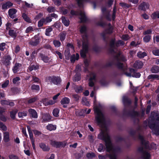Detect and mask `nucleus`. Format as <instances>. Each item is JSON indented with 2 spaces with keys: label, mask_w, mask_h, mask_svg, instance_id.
<instances>
[{
  "label": "nucleus",
  "mask_w": 159,
  "mask_h": 159,
  "mask_svg": "<svg viewBox=\"0 0 159 159\" xmlns=\"http://www.w3.org/2000/svg\"><path fill=\"white\" fill-rule=\"evenodd\" d=\"M9 81L8 80H6L4 83L2 84V87L3 88H5L9 84Z\"/></svg>",
  "instance_id": "nucleus-63"
},
{
  "label": "nucleus",
  "mask_w": 159,
  "mask_h": 159,
  "mask_svg": "<svg viewBox=\"0 0 159 159\" xmlns=\"http://www.w3.org/2000/svg\"><path fill=\"white\" fill-rule=\"evenodd\" d=\"M6 49V43H4L0 44V50L3 51Z\"/></svg>",
  "instance_id": "nucleus-45"
},
{
  "label": "nucleus",
  "mask_w": 159,
  "mask_h": 159,
  "mask_svg": "<svg viewBox=\"0 0 159 159\" xmlns=\"http://www.w3.org/2000/svg\"><path fill=\"white\" fill-rule=\"evenodd\" d=\"M52 30V29L51 27H49L46 29L45 34L47 36L50 35V33Z\"/></svg>",
  "instance_id": "nucleus-49"
},
{
  "label": "nucleus",
  "mask_w": 159,
  "mask_h": 159,
  "mask_svg": "<svg viewBox=\"0 0 159 159\" xmlns=\"http://www.w3.org/2000/svg\"><path fill=\"white\" fill-rule=\"evenodd\" d=\"M53 44L55 47L58 48L61 45V43L58 41L55 40L53 41Z\"/></svg>",
  "instance_id": "nucleus-47"
},
{
  "label": "nucleus",
  "mask_w": 159,
  "mask_h": 159,
  "mask_svg": "<svg viewBox=\"0 0 159 159\" xmlns=\"http://www.w3.org/2000/svg\"><path fill=\"white\" fill-rule=\"evenodd\" d=\"M3 139L5 142H7L9 140V133L7 132L3 133Z\"/></svg>",
  "instance_id": "nucleus-26"
},
{
  "label": "nucleus",
  "mask_w": 159,
  "mask_h": 159,
  "mask_svg": "<svg viewBox=\"0 0 159 159\" xmlns=\"http://www.w3.org/2000/svg\"><path fill=\"white\" fill-rule=\"evenodd\" d=\"M20 80V78L19 77H16L13 79L12 82L14 84H18Z\"/></svg>",
  "instance_id": "nucleus-50"
},
{
  "label": "nucleus",
  "mask_w": 159,
  "mask_h": 159,
  "mask_svg": "<svg viewBox=\"0 0 159 159\" xmlns=\"http://www.w3.org/2000/svg\"><path fill=\"white\" fill-rule=\"evenodd\" d=\"M33 29L34 28L33 27L30 26L26 28L25 30V32L26 33H29L30 32H31L33 31Z\"/></svg>",
  "instance_id": "nucleus-51"
},
{
  "label": "nucleus",
  "mask_w": 159,
  "mask_h": 159,
  "mask_svg": "<svg viewBox=\"0 0 159 159\" xmlns=\"http://www.w3.org/2000/svg\"><path fill=\"white\" fill-rule=\"evenodd\" d=\"M61 19L62 23L65 26H68L69 25V21L68 19L64 17H62Z\"/></svg>",
  "instance_id": "nucleus-28"
},
{
  "label": "nucleus",
  "mask_w": 159,
  "mask_h": 159,
  "mask_svg": "<svg viewBox=\"0 0 159 159\" xmlns=\"http://www.w3.org/2000/svg\"><path fill=\"white\" fill-rule=\"evenodd\" d=\"M44 22V19H42L38 22V25L39 27L43 26V23Z\"/></svg>",
  "instance_id": "nucleus-57"
},
{
  "label": "nucleus",
  "mask_w": 159,
  "mask_h": 159,
  "mask_svg": "<svg viewBox=\"0 0 159 159\" xmlns=\"http://www.w3.org/2000/svg\"><path fill=\"white\" fill-rule=\"evenodd\" d=\"M51 144L52 146L56 147H59L61 145L60 143L55 141L52 142Z\"/></svg>",
  "instance_id": "nucleus-42"
},
{
  "label": "nucleus",
  "mask_w": 159,
  "mask_h": 159,
  "mask_svg": "<svg viewBox=\"0 0 159 159\" xmlns=\"http://www.w3.org/2000/svg\"><path fill=\"white\" fill-rule=\"evenodd\" d=\"M47 129L50 131L54 130L56 129L57 127L56 125L49 124L46 126Z\"/></svg>",
  "instance_id": "nucleus-22"
},
{
  "label": "nucleus",
  "mask_w": 159,
  "mask_h": 159,
  "mask_svg": "<svg viewBox=\"0 0 159 159\" xmlns=\"http://www.w3.org/2000/svg\"><path fill=\"white\" fill-rule=\"evenodd\" d=\"M87 157L89 158H91L95 157V155L93 153H89L87 154Z\"/></svg>",
  "instance_id": "nucleus-52"
},
{
  "label": "nucleus",
  "mask_w": 159,
  "mask_h": 159,
  "mask_svg": "<svg viewBox=\"0 0 159 159\" xmlns=\"http://www.w3.org/2000/svg\"><path fill=\"white\" fill-rule=\"evenodd\" d=\"M148 78V79L151 80L155 79L159 80V76L157 75L152 74L149 75Z\"/></svg>",
  "instance_id": "nucleus-25"
},
{
  "label": "nucleus",
  "mask_w": 159,
  "mask_h": 159,
  "mask_svg": "<svg viewBox=\"0 0 159 159\" xmlns=\"http://www.w3.org/2000/svg\"><path fill=\"white\" fill-rule=\"evenodd\" d=\"M125 74L128 76L131 77L135 78H139L140 76V74L139 73L136 72L133 69H130V73H125Z\"/></svg>",
  "instance_id": "nucleus-10"
},
{
  "label": "nucleus",
  "mask_w": 159,
  "mask_h": 159,
  "mask_svg": "<svg viewBox=\"0 0 159 159\" xmlns=\"http://www.w3.org/2000/svg\"><path fill=\"white\" fill-rule=\"evenodd\" d=\"M81 77L80 75L78 74L75 75L73 79V80L74 82L78 81L80 80Z\"/></svg>",
  "instance_id": "nucleus-39"
},
{
  "label": "nucleus",
  "mask_w": 159,
  "mask_h": 159,
  "mask_svg": "<svg viewBox=\"0 0 159 159\" xmlns=\"http://www.w3.org/2000/svg\"><path fill=\"white\" fill-rule=\"evenodd\" d=\"M95 75L93 73H91L89 75V86L90 87H93L94 86V82L95 81Z\"/></svg>",
  "instance_id": "nucleus-12"
},
{
  "label": "nucleus",
  "mask_w": 159,
  "mask_h": 159,
  "mask_svg": "<svg viewBox=\"0 0 159 159\" xmlns=\"http://www.w3.org/2000/svg\"><path fill=\"white\" fill-rule=\"evenodd\" d=\"M11 60V58L9 56H7L3 61V63L6 66L10 64V61Z\"/></svg>",
  "instance_id": "nucleus-24"
},
{
  "label": "nucleus",
  "mask_w": 159,
  "mask_h": 159,
  "mask_svg": "<svg viewBox=\"0 0 159 159\" xmlns=\"http://www.w3.org/2000/svg\"><path fill=\"white\" fill-rule=\"evenodd\" d=\"M115 59L116 61V66L120 69L122 70H125L126 68L125 66L121 63V61H125L126 59L125 57L121 55L118 54L116 57Z\"/></svg>",
  "instance_id": "nucleus-4"
},
{
  "label": "nucleus",
  "mask_w": 159,
  "mask_h": 159,
  "mask_svg": "<svg viewBox=\"0 0 159 159\" xmlns=\"http://www.w3.org/2000/svg\"><path fill=\"white\" fill-rule=\"evenodd\" d=\"M21 64L19 63H16L13 67V71L14 73H16L19 70L21 66Z\"/></svg>",
  "instance_id": "nucleus-21"
},
{
  "label": "nucleus",
  "mask_w": 159,
  "mask_h": 159,
  "mask_svg": "<svg viewBox=\"0 0 159 159\" xmlns=\"http://www.w3.org/2000/svg\"><path fill=\"white\" fill-rule=\"evenodd\" d=\"M149 121L148 125L152 130L154 134L156 135H159V116L157 117L156 113L152 112Z\"/></svg>",
  "instance_id": "nucleus-2"
},
{
  "label": "nucleus",
  "mask_w": 159,
  "mask_h": 159,
  "mask_svg": "<svg viewBox=\"0 0 159 159\" xmlns=\"http://www.w3.org/2000/svg\"><path fill=\"white\" fill-rule=\"evenodd\" d=\"M153 54L156 56H159V49H155L152 51Z\"/></svg>",
  "instance_id": "nucleus-46"
},
{
  "label": "nucleus",
  "mask_w": 159,
  "mask_h": 159,
  "mask_svg": "<svg viewBox=\"0 0 159 159\" xmlns=\"http://www.w3.org/2000/svg\"><path fill=\"white\" fill-rule=\"evenodd\" d=\"M41 102H43V104L45 106H48V100L47 99H44L42 100Z\"/></svg>",
  "instance_id": "nucleus-56"
},
{
  "label": "nucleus",
  "mask_w": 159,
  "mask_h": 159,
  "mask_svg": "<svg viewBox=\"0 0 159 159\" xmlns=\"http://www.w3.org/2000/svg\"><path fill=\"white\" fill-rule=\"evenodd\" d=\"M103 147V145L102 144H100L98 149V151L100 152H101L102 151H103V150L104 149Z\"/></svg>",
  "instance_id": "nucleus-54"
},
{
  "label": "nucleus",
  "mask_w": 159,
  "mask_h": 159,
  "mask_svg": "<svg viewBox=\"0 0 159 159\" xmlns=\"http://www.w3.org/2000/svg\"><path fill=\"white\" fill-rule=\"evenodd\" d=\"M4 109L0 107V119L1 120L4 121L6 120V118L4 116L2 115L1 114L4 111Z\"/></svg>",
  "instance_id": "nucleus-29"
},
{
  "label": "nucleus",
  "mask_w": 159,
  "mask_h": 159,
  "mask_svg": "<svg viewBox=\"0 0 159 159\" xmlns=\"http://www.w3.org/2000/svg\"><path fill=\"white\" fill-rule=\"evenodd\" d=\"M86 27L84 26H82L80 30V32L81 34H85Z\"/></svg>",
  "instance_id": "nucleus-58"
},
{
  "label": "nucleus",
  "mask_w": 159,
  "mask_h": 159,
  "mask_svg": "<svg viewBox=\"0 0 159 159\" xmlns=\"http://www.w3.org/2000/svg\"><path fill=\"white\" fill-rule=\"evenodd\" d=\"M9 34L12 37H16V32L13 30H10L9 32Z\"/></svg>",
  "instance_id": "nucleus-40"
},
{
  "label": "nucleus",
  "mask_w": 159,
  "mask_h": 159,
  "mask_svg": "<svg viewBox=\"0 0 159 159\" xmlns=\"http://www.w3.org/2000/svg\"><path fill=\"white\" fill-rule=\"evenodd\" d=\"M70 51L71 52L74 51V48L73 45L68 43L67 45V47L66 50L65 51L64 55L66 59L69 60L70 58Z\"/></svg>",
  "instance_id": "nucleus-7"
},
{
  "label": "nucleus",
  "mask_w": 159,
  "mask_h": 159,
  "mask_svg": "<svg viewBox=\"0 0 159 159\" xmlns=\"http://www.w3.org/2000/svg\"><path fill=\"white\" fill-rule=\"evenodd\" d=\"M37 99V98L36 97L31 98L28 100V103H32L35 102Z\"/></svg>",
  "instance_id": "nucleus-59"
},
{
  "label": "nucleus",
  "mask_w": 159,
  "mask_h": 159,
  "mask_svg": "<svg viewBox=\"0 0 159 159\" xmlns=\"http://www.w3.org/2000/svg\"><path fill=\"white\" fill-rule=\"evenodd\" d=\"M59 110L57 108L54 109L52 112L53 116L55 117H58L59 116Z\"/></svg>",
  "instance_id": "nucleus-32"
},
{
  "label": "nucleus",
  "mask_w": 159,
  "mask_h": 159,
  "mask_svg": "<svg viewBox=\"0 0 159 159\" xmlns=\"http://www.w3.org/2000/svg\"><path fill=\"white\" fill-rule=\"evenodd\" d=\"M124 44V42L121 40H119L116 43L115 42V39H112L110 42V46L111 49L114 52V49L116 48V47H118L120 45H123Z\"/></svg>",
  "instance_id": "nucleus-9"
},
{
  "label": "nucleus",
  "mask_w": 159,
  "mask_h": 159,
  "mask_svg": "<svg viewBox=\"0 0 159 159\" xmlns=\"http://www.w3.org/2000/svg\"><path fill=\"white\" fill-rule=\"evenodd\" d=\"M113 29V27L110 25L109 26V28L106 30L105 33L108 34H111L112 32Z\"/></svg>",
  "instance_id": "nucleus-38"
},
{
  "label": "nucleus",
  "mask_w": 159,
  "mask_h": 159,
  "mask_svg": "<svg viewBox=\"0 0 159 159\" xmlns=\"http://www.w3.org/2000/svg\"><path fill=\"white\" fill-rule=\"evenodd\" d=\"M147 55V53L145 52H139L137 53V56L140 58H143L146 56Z\"/></svg>",
  "instance_id": "nucleus-31"
},
{
  "label": "nucleus",
  "mask_w": 159,
  "mask_h": 159,
  "mask_svg": "<svg viewBox=\"0 0 159 159\" xmlns=\"http://www.w3.org/2000/svg\"><path fill=\"white\" fill-rule=\"evenodd\" d=\"M139 139L141 141L143 145L146 148H148V142L144 140L143 137L141 135H139Z\"/></svg>",
  "instance_id": "nucleus-16"
},
{
  "label": "nucleus",
  "mask_w": 159,
  "mask_h": 159,
  "mask_svg": "<svg viewBox=\"0 0 159 159\" xmlns=\"http://www.w3.org/2000/svg\"><path fill=\"white\" fill-rule=\"evenodd\" d=\"M55 10V8L53 7H49L47 8V11L49 12H54Z\"/></svg>",
  "instance_id": "nucleus-55"
},
{
  "label": "nucleus",
  "mask_w": 159,
  "mask_h": 159,
  "mask_svg": "<svg viewBox=\"0 0 159 159\" xmlns=\"http://www.w3.org/2000/svg\"><path fill=\"white\" fill-rule=\"evenodd\" d=\"M39 57L41 58L42 60L45 63L48 62L50 60V58L42 54H40Z\"/></svg>",
  "instance_id": "nucleus-23"
},
{
  "label": "nucleus",
  "mask_w": 159,
  "mask_h": 159,
  "mask_svg": "<svg viewBox=\"0 0 159 159\" xmlns=\"http://www.w3.org/2000/svg\"><path fill=\"white\" fill-rule=\"evenodd\" d=\"M82 103L84 105H85L87 106H89L90 105V103L89 102L87 101L86 99H84L82 100Z\"/></svg>",
  "instance_id": "nucleus-62"
},
{
  "label": "nucleus",
  "mask_w": 159,
  "mask_h": 159,
  "mask_svg": "<svg viewBox=\"0 0 159 159\" xmlns=\"http://www.w3.org/2000/svg\"><path fill=\"white\" fill-rule=\"evenodd\" d=\"M33 40L30 41L29 43L33 46H36L39 43V34L35 35Z\"/></svg>",
  "instance_id": "nucleus-11"
},
{
  "label": "nucleus",
  "mask_w": 159,
  "mask_h": 159,
  "mask_svg": "<svg viewBox=\"0 0 159 159\" xmlns=\"http://www.w3.org/2000/svg\"><path fill=\"white\" fill-rule=\"evenodd\" d=\"M152 17L153 19H155L157 18H159V12L156 11L153 13L152 15Z\"/></svg>",
  "instance_id": "nucleus-37"
},
{
  "label": "nucleus",
  "mask_w": 159,
  "mask_h": 159,
  "mask_svg": "<svg viewBox=\"0 0 159 159\" xmlns=\"http://www.w3.org/2000/svg\"><path fill=\"white\" fill-rule=\"evenodd\" d=\"M143 65V63L140 61H136L134 65V66L136 68H141Z\"/></svg>",
  "instance_id": "nucleus-20"
},
{
  "label": "nucleus",
  "mask_w": 159,
  "mask_h": 159,
  "mask_svg": "<svg viewBox=\"0 0 159 159\" xmlns=\"http://www.w3.org/2000/svg\"><path fill=\"white\" fill-rule=\"evenodd\" d=\"M9 158V159H19L17 156L13 154L10 155Z\"/></svg>",
  "instance_id": "nucleus-64"
},
{
  "label": "nucleus",
  "mask_w": 159,
  "mask_h": 159,
  "mask_svg": "<svg viewBox=\"0 0 159 159\" xmlns=\"http://www.w3.org/2000/svg\"><path fill=\"white\" fill-rule=\"evenodd\" d=\"M151 70L152 73H157L159 72V67L157 66H154L152 67Z\"/></svg>",
  "instance_id": "nucleus-30"
},
{
  "label": "nucleus",
  "mask_w": 159,
  "mask_h": 159,
  "mask_svg": "<svg viewBox=\"0 0 159 159\" xmlns=\"http://www.w3.org/2000/svg\"><path fill=\"white\" fill-rule=\"evenodd\" d=\"M46 81L48 82H52L54 84H57L61 82V80L59 77L52 76H50L47 78Z\"/></svg>",
  "instance_id": "nucleus-6"
},
{
  "label": "nucleus",
  "mask_w": 159,
  "mask_h": 159,
  "mask_svg": "<svg viewBox=\"0 0 159 159\" xmlns=\"http://www.w3.org/2000/svg\"><path fill=\"white\" fill-rule=\"evenodd\" d=\"M71 13L72 15H79L80 16V19L81 22H84L86 20L87 18L84 12L83 11H80L78 12L74 11H71Z\"/></svg>",
  "instance_id": "nucleus-8"
},
{
  "label": "nucleus",
  "mask_w": 159,
  "mask_h": 159,
  "mask_svg": "<svg viewBox=\"0 0 159 159\" xmlns=\"http://www.w3.org/2000/svg\"><path fill=\"white\" fill-rule=\"evenodd\" d=\"M17 112V110H13L10 112V116L11 118L14 119L15 118V115Z\"/></svg>",
  "instance_id": "nucleus-44"
},
{
  "label": "nucleus",
  "mask_w": 159,
  "mask_h": 159,
  "mask_svg": "<svg viewBox=\"0 0 159 159\" xmlns=\"http://www.w3.org/2000/svg\"><path fill=\"white\" fill-rule=\"evenodd\" d=\"M51 116L49 114H43L42 118L43 119V122H47L50 120H51Z\"/></svg>",
  "instance_id": "nucleus-14"
},
{
  "label": "nucleus",
  "mask_w": 159,
  "mask_h": 159,
  "mask_svg": "<svg viewBox=\"0 0 159 159\" xmlns=\"http://www.w3.org/2000/svg\"><path fill=\"white\" fill-rule=\"evenodd\" d=\"M149 5L146 3L143 2L139 6V9L141 10L145 11L149 8Z\"/></svg>",
  "instance_id": "nucleus-15"
},
{
  "label": "nucleus",
  "mask_w": 159,
  "mask_h": 159,
  "mask_svg": "<svg viewBox=\"0 0 159 159\" xmlns=\"http://www.w3.org/2000/svg\"><path fill=\"white\" fill-rule=\"evenodd\" d=\"M151 36L150 35H146V36H145L144 37V38H143V40L144 42L147 43V42H149L150 41V40L151 39Z\"/></svg>",
  "instance_id": "nucleus-43"
},
{
  "label": "nucleus",
  "mask_w": 159,
  "mask_h": 159,
  "mask_svg": "<svg viewBox=\"0 0 159 159\" xmlns=\"http://www.w3.org/2000/svg\"><path fill=\"white\" fill-rule=\"evenodd\" d=\"M122 38L125 40H127L130 39V37L127 34L123 35L122 36Z\"/></svg>",
  "instance_id": "nucleus-60"
},
{
  "label": "nucleus",
  "mask_w": 159,
  "mask_h": 159,
  "mask_svg": "<svg viewBox=\"0 0 159 159\" xmlns=\"http://www.w3.org/2000/svg\"><path fill=\"white\" fill-rule=\"evenodd\" d=\"M101 105L99 104L98 106L95 99L94 101V111L95 116V119L97 122L98 125L104 124L105 118L103 114L100 109Z\"/></svg>",
  "instance_id": "nucleus-3"
},
{
  "label": "nucleus",
  "mask_w": 159,
  "mask_h": 159,
  "mask_svg": "<svg viewBox=\"0 0 159 159\" xmlns=\"http://www.w3.org/2000/svg\"><path fill=\"white\" fill-rule=\"evenodd\" d=\"M16 11V10L15 8L9 9L8 11V13L10 17L12 18H14Z\"/></svg>",
  "instance_id": "nucleus-19"
},
{
  "label": "nucleus",
  "mask_w": 159,
  "mask_h": 159,
  "mask_svg": "<svg viewBox=\"0 0 159 159\" xmlns=\"http://www.w3.org/2000/svg\"><path fill=\"white\" fill-rule=\"evenodd\" d=\"M74 89L75 90V91L76 93H80L82 92V90H83V88L80 86H76L75 88Z\"/></svg>",
  "instance_id": "nucleus-34"
},
{
  "label": "nucleus",
  "mask_w": 159,
  "mask_h": 159,
  "mask_svg": "<svg viewBox=\"0 0 159 159\" xmlns=\"http://www.w3.org/2000/svg\"><path fill=\"white\" fill-rule=\"evenodd\" d=\"M27 114L26 111L19 112L18 113V115L19 117L23 118L24 116H26Z\"/></svg>",
  "instance_id": "nucleus-36"
},
{
  "label": "nucleus",
  "mask_w": 159,
  "mask_h": 159,
  "mask_svg": "<svg viewBox=\"0 0 159 159\" xmlns=\"http://www.w3.org/2000/svg\"><path fill=\"white\" fill-rule=\"evenodd\" d=\"M31 89L32 90H36L38 91L39 90L40 88L39 85L33 84L31 86Z\"/></svg>",
  "instance_id": "nucleus-48"
},
{
  "label": "nucleus",
  "mask_w": 159,
  "mask_h": 159,
  "mask_svg": "<svg viewBox=\"0 0 159 159\" xmlns=\"http://www.w3.org/2000/svg\"><path fill=\"white\" fill-rule=\"evenodd\" d=\"M66 34L63 33H61L60 34V39L61 41H63L65 39Z\"/></svg>",
  "instance_id": "nucleus-53"
},
{
  "label": "nucleus",
  "mask_w": 159,
  "mask_h": 159,
  "mask_svg": "<svg viewBox=\"0 0 159 159\" xmlns=\"http://www.w3.org/2000/svg\"><path fill=\"white\" fill-rule=\"evenodd\" d=\"M0 129L3 131H6L7 130L6 126L2 122H0Z\"/></svg>",
  "instance_id": "nucleus-41"
},
{
  "label": "nucleus",
  "mask_w": 159,
  "mask_h": 159,
  "mask_svg": "<svg viewBox=\"0 0 159 159\" xmlns=\"http://www.w3.org/2000/svg\"><path fill=\"white\" fill-rule=\"evenodd\" d=\"M98 137V139L105 141L107 151L110 153V159H116V155L119 149L113 147L107 129L106 128L102 129Z\"/></svg>",
  "instance_id": "nucleus-1"
},
{
  "label": "nucleus",
  "mask_w": 159,
  "mask_h": 159,
  "mask_svg": "<svg viewBox=\"0 0 159 159\" xmlns=\"http://www.w3.org/2000/svg\"><path fill=\"white\" fill-rule=\"evenodd\" d=\"M72 97L74 98L75 101H78L80 99V96L77 94H73L72 95Z\"/></svg>",
  "instance_id": "nucleus-61"
},
{
  "label": "nucleus",
  "mask_w": 159,
  "mask_h": 159,
  "mask_svg": "<svg viewBox=\"0 0 159 159\" xmlns=\"http://www.w3.org/2000/svg\"><path fill=\"white\" fill-rule=\"evenodd\" d=\"M70 102V99L67 97H64L62 99L61 101V103L63 105L64 107H66V105L68 104Z\"/></svg>",
  "instance_id": "nucleus-13"
},
{
  "label": "nucleus",
  "mask_w": 159,
  "mask_h": 159,
  "mask_svg": "<svg viewBox=\"0 0 159 159\" xmlns=\"http://www.w3.org/2000/svg\"><path fill=\"white\" fill-rule=\"evenodd\" d=\"M83 40H82V43L83 48L80 52L81 56L83 57H84L85 56L86 54L88 51V46L87 39L86 36H82Z\"/></svg>",
  "instance_id": "nucleus-5"
},
{
  "label": "nucleus",
  "mask_w": 159,
  "mask_h": 159,
  "mask_svg": "<svg viewBox=\"0 0 159 159\" xmlns=\"http://www.w3.org/2000/svg\"><path fill=\"white\" fill-rule=\"evenodd\" d=\"M29 112L32 117L34 118L38 117L37 112L34 109H30L29 110Z\"/></svg>",
  "instance_id": "nucleus-18"
},
{
  "label": "nucleus",
  "mask_w": 159,
  "mask_h": 159,
  "mask_svg": "<svg viewBox=\"0 0 159 159\" xmlns=\"http://www.w3.org/2000/svg\"><path fill=\"white\" fill-rule=\"evenodd\" d=\"M79 55L78 53H76V56L75 55H73L70 57V61L71 62H74L75 60H78L79 58Z\"/></svg>",
  "instance_id": "nucleus-27"
},
{
  "label": "nucleus",
  "mask_w": 159,
  "mask_h": 159,
  "mask_svg": "<svg viewBox=\"0 0 159 159\" xmlns=\"http://www.w3.org/2000/svg\"><path fill=\"white\" fill-rule=\"evenodd\" d=\"M40 147L44 151H48L49 148L43 143H41L40 144Z\"/></svg>",
  "instance_id": "nucleus-35"
},
{
  "label": "nucleus",
  "mask_w": 159,
  "mask_h": 159,
  "mask_svg": "<svg viewBox=\"0 0 159 159\" xmlns=\"http://www.w3.org/2000/svg\"><path fill=\"white\" fill-rule=\"evenodd\" d=\"M22 16L23 18L25 20L26 22L29 23H31V21L30 18L28 17L26 14L25 13H23L22 15Z\"/></svg>",
  "instance_id": "nucleus-33"
},
{
  "label": "nucleus",
  "mask_w": 159,
  "mask_h": 159,
  "mask_svg": "<svg viewBox=\"0 0 159 159\" xmlns=\"http://www.w3.org/2000/svg\"><path fill=\"white\" fill-rule=\"evenodd\" d=\"M150 157L151 155L148 152L145 151L142 152V158L143 159H150Z\"/></svg>",
  "instance_id": "nucleus-17"
}]
</instances>
